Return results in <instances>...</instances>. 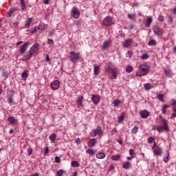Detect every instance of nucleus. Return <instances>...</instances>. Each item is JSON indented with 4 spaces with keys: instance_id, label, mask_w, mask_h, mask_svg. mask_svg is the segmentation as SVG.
<instances>
[{
    "instance_id": "obj_1",
    "label": "nucleus",
    "mask_w": 176,
    "mask_h": 176,
    "mask_svg": "<svg viewBox=\"0 0 176 176\" xmlns=\"http://www.w3.org/2000/svg\"><path fill=\"white\" fill-rule=\"evenodd\" d=\"M70 61L73 64H76L79 60H80V54L79 52H74V51L70 52L69 53Z\"/></svg>"
},
{
    "instance_id": "obj_2",
    "label": "nucleus",
    "mask_w": 176,
    "mask_h": 176,
    "mask_svg": "<svg viewBox=\"0 0 176 176\" xmlns=\"http://www.w3.org/2000/svg\"><path fill=\"white\" fill-rule=\"evenodd\" d=\"M103 25H105V27H109L112 25L113 24H115V22L113 21V18L111 16H107L103 19Z\"/></svg>"
},
{
    "instance_id": "obj_3",
    "label": "nucleus",
    "mask_w": 176,
    "mask_h": 176,
    "mask_svg": "<svg viewBox=\"0 0 176 176\" xmlns=\"http://www.w3.org/2000/svg\"><path fill=\"white\" fill-rule=\"evenodd\" d=\"M153 130H157L158 133H163V131H170V128H166V126H164V125H159L158 126H153Z\"/></svg>"
},
{
    "instance_id": "obj_4",
    "label": "nucleus",
    "mask_w": 176,
    "mask_h": 176,
    "mask_svg": "<svg viewBox=\"0 0 176 176\" xmlns=\"http://www.w3.org/2000/svg\"><path fill=\"white\" fill-rule=\"evenodd\" d=\"M39 43H34L29 50V53L32 56V54H35L36 52L39 50Z\"/></svg>"
},
{
    "instance_id": "obj_5",
    "label": "nucleus",
    "mask_w": 176,
    "mask_h": 176,
    "mask_svg": "<svg viewBox=\"0 0 176 176\" xmlns=\"http://www.w3.org/2000/svg\"><path fill=\"white\" fill-rule=\"evenodd\" d=\"M113 65L112 64V62H109L108 63H106L104 66V72L106 74L112 73V71L113 70V68H112Z\"/></svg>"
},
{
    "instance_id": "obj_6",
    "label": "nucleus",
    "mask_w": 176,
    "mask_h": 176,
    "mask_svg": "<svg viewBox=\"0 0 176 176\" xmlns=\"http://www.w3.org/2000/svg\"><path fill=\"white\" fill-rule=\"evenodd\" d=\"M153 30L155 35H157V36H162V35H163V30H162L159 26H154Z\"/></svg>"
},
{
    "instance_id": "obj_7",
    "label": "nucleus",
    "mask_w": 176,
    "mask_h": 176,
    "mask_svg": "<svg viewBox=\"0 0 176 176\" xmlns=\"http://www.w3.org/2000/svg\"><path fill=\"white\" fill-rule=\"evenodd\" d=\"M13 96H14V93L12 91H9L7 94V101L10 105H12V104H14V100H13Z\"/></svg>"
},
{
    "instance_id": "obj_8",
    "label": "nucleus",
    "mask_w": 176,
    "mask_h": 176,
    "mask_svg": "<svg viewBox=\"0 0 176 176\" xmlns=\"http://www.w3.org/2000/svg\"><path fill=\"white\" fill-rule=\"evenodd\" d=\"M132 45H133V39L131 38L126 39L124 42L122 43L123 47H125L126 49H129V47H131Z\"/></svg>"
},
{
    "instance_id": "obj_9",
    "label": "nucleus",
    "mask_w": 176,
    "mask_h": 176,
    "mask_svg": "<svg viewBox=\"0 0 176 176\" xmlns=\"http://www.w3.org/2000/svg\"><path fill=\"white\" fill-rule=\"evenodd\" d=\"M72 13L74 19H79V16H80V12H79V10H78V8L73 7L72 10Z\"/></svg>"
},
{
    "instance_id": "obj_10",
    "label": "nucleus",
    "mask_w": 176,
    "mask_h": 176,
    "mask_svg": "<svg viewBox=\"0 0 176 176\" xmlns=\"http://www.w3.org/2000/svg\"><path fill=\"white\" fill-rule=\"evenodd\" d=\"M51 87L52 90H58V87H60V82L58 80H55L51 82Z\"/></svg>"
},
{
    "instance_id": "obj_11",
    "label": "nucleus",
    "mask_w": 176,
    "mask_h": 176,
    "mask_svg": "<svg viewBox=\"0 0 176 176\" xmlns=\"http://www.w3.org/2000/svg\"><path fill=\"white\" fill-rule=\"evenodd\" d=\"M91 99L92 102H94L95 105H97V104L100 102V96L98 95L92 94Z\"/></svg>"
},
{
    "instance_id": "obj_12",
    "label": "nucleus",
    "mask_w": 176,
    "mask_h": 176,
    "mask_svg": "<svg viewBox=\"0 0 176 176\" xmlns=\"http://www.w3.org/2000/svg\"><path fill=\"white\" fill-rule=\"evenodd\" d=\"M27 49H28V42L25 43L20 47V52L21 54H24V53H25L27 51Z\"/></svg>"
},
{
    "instance_id": "obj_13",
    "label": "nucleus",
    "mask_w": 176,
    "mask_h": 176,
    "mask_svg": "<svg viewBox=\"0 0 176 176\" xmlns=\"http://www.w3.org/2000/svg\"><path fill=\"white\" fill-rule=\"evenodd\" d=\"M140 113L142 119H147V118L149 116V111H148V110H142Z\"/></svg>"
},
{
    "instance_id": "obj_14",
    "label": "nucleus",
    "mask_w": 176,
    "mask_h": 176,
    "mask_svg": "<svg viewBox=\"0 0 176 176\" xmlns=\"http://www.w3.org/2000/svg\"><path fill=\"white\" fill-rule=\"evenodd\" d=\"M76 102L78 108H80V107H83V96H80L76 100Z\"/></svg>"
},
{
    "instance_id": "obj_15",
    "label": "nucleus",
    "mask_w": 176,
    "mask_h": 176,
    "mask_svg": "<svg viewBox=\"0 0 176 176\" xmlns=\"http://www.w3.org/2000/svg\"><path fill=\"white\" fill-rule=\"evenodd\" d=\"M97 139L94 138L91 139L89 142H88V146L89 148H93L94 146H96V144H97Z\"/></svg>"
},
{
    "instance_id": "obj_16",
    "label": "nucleus",
    "mask_w": 176,
    "mask_h": 176,
    "mask_svg": "<svg viewBox=\"0 0 176 176\" xmlns=\"http://www.w3.org/2000/svg\"><path fill=\"white\" fill-rule=\"evenodd\" d=\"M160 119L162 123V126L168 128V121L163 118V116H160Z\"/></svg>"
},
{
    "instance_id": "obj_17",
    "label": "nucleus",
    "mask_w": 176,
    "mask_h": 176,
    "mask_svg": "<svg viewBox=\"0 0 176 176\" xmlns=\"http://www.w3.org/2000/svg\"><path fill=\"white\" fill-rule=\"evenodd\" d=\"M94 75H95V76L100 75V67L97 65H94Z\"/></svg>"
},
{
    "instance_id": "obj_18",
    "label": "nucleus",
    "mask_w": 176,
    "mask_h": 176,
    "mask_svg": "<svg viewBox=\"0 0 176 176\" xmlns=\"http://www.w3.org/2000/svg\"><path fill=\"white\" fill-rule=\"evenodd\" d=\"M139 69L140 71H141L143 75H146V74H148V72H149V69L148 68L144 67V66L142 65L139 66Z\"/></svg>"
},
{
    "instance_id": "obj_19",
    "label": "nucleus",
    "mask_w": 176,
    "mask_h": 176,
    "mask_svg": "<svg viewBox=\"0 0 176 176\" xmlns=\"http://www.w3.org/2000/svg\"><path fill=\"white\" fill-rule=\"evenodd\" d=\"M152 21H153V19H152V16H147V19L145 23V25L146 28L151 27V24H152Z\"/></svg>"
},
{
    "instance_id": "obj_20",
    "label": "nucleus",
    "mask_w": 176,
    "mask_h": 176,
    "mask_svg": "<svg viewBox=\"0 0 176 176\" xmlns=\"http://www.w3.org/2000/svg\"><path fill=\"white\" fill-rule=\"evenodd\" d=\"M110 45H111V41H109V40L105 41L102 45L103 50H107V49L109 47Z\"/></svg>"
},
{
    "instance_id": "obj_21",
    "label": "nucleus",
    "mask_w": 176,
    "mask_h": 176,
    "mask_svg": "<svg viewBox=\"0 0 176 176\" xmlns=\"http://www.w3.org/2000/svg\"><path fill=\"white\" fill-rule=\"evenodd\" d=\"M111 74H113V75L111 76L110 79H116L118 76V69L113 68Z\"/></svg>"
},
{
    "instance_id": "obj_22",
    "label": "nucleus",
    "mask_w": 176,
    "mask_h": 176,
    "mask_svg": "<svg viewBox=\"0 0 176 176\" xmlns=\"http://www.w3.org/2000/svg\"><path fill=\"white\" fill-rule=\"evenodd\" d=\"M8 122H10L11 124H16L17 122V120L14 118L13 116H10V118H8Z\"/></svg>"
},
{
    "instance_id": "obj_23",
    "label": "nucleus",
    "mask_w": 176,
    "mask_h": 176,
    "mask_svg": "<svg viewBox=\"0 0 176 176\" xmlns=\"http://www.w3.org/2000/svg\"><path fill=\"white\" fill-rule=\"evenodd\" d=\"M153 153L155 155V156H162V153H163L162 151V148L159 147L157 150H155L153 151Z\"/></svg>"
},
{
    "instance_id": "obj_24",
    "label": "nucleus",
    "mask_w": 176,
    "mask_h": 176,
    "mask_svg": "<svg viewBox=\"0 0 176 176\" xmlns=\"http://www.w3.org/2000/svg\"><path fill=\"white\" fill-rule=\"evenodd\" d=\"M126 116V114L124 113H122L119 117H118V123H122L124 120V118Z\"/></svg>"
},
{
    "instance_id": "obj_25",
    "label": "nucleus",
    "mask_w": 176,
    "mask_h": 176,
    "mask_svg": "<svg viewBox=\"0 0 176 176\" xmlns=\"http://www.w3.org/2000/svg\"><path fill=\"white\" fill-rule=\"evenodd\" d=\"M86 153H88V155H90V156H94V155H96V151H94V150L91 148H88L86 151Z\"/></svg>"
},
{
    "instance_id": "obj_26",
    "label": "nucleus",
    "mask_w": 176,
    "mask_h": 176,
    "mask_svg": "<svg viewBox=\"0 0 176 176\" xmlns=\"http://www.w3.org/2000/svg\"><path fill=\"white\" fill-rule=\"evenodd\" d=\"M31 23H32V18L28 19L25 22V25L26 28H30V25Z\"/></svg>"
},
{
    "instance_id": "obj_27",
    "label": "nucleus",
    "mask_w": 176,
    "mask_h": 176,
    "mask_svg": "<svg viewBox=\"0 0 176 176\" xmlns=\"http://www.w3.org/2000/svg\"><path fill=\"white\" fill-rule=\"evenodd\" d=\"M156 40L155 39H151L148 43V46H156Z\"/></svg>"
},
{
    "instance_id": "obj_28",
    "label": "nucleus",
    "mask_w": 176,
    "mask_h": 176,
    "mask_svg": "<svg viewBox=\"0 0 176 176\" xmlns=\"http://www.w3.org/2000/svg\"><path fill=\"white\" fill-rule=\"evenodd\" d=\"M31 57H32V55L29 53L28 55H25L22 58V61H27V60H30Z\"/></svg>"
},
{
    "instance_id": "obj_29",
    "label": "nucleus",
    "mask_w": 176,
    "mask_h": 176,
    "mask_svg": "<svg viewBox=\"0 0 176 176\" xmlns=\"http://www.w3.org/2000/svg\"><path fill=\"white\" fill-rule=\"evenodd\" d=\"M97 159H104L105 158V153H99L96 154Z\"/></svg>"
},
{
    "instance_id": "obj_30",
    "label": "nucleus",
    "mask_w": 176,
    "mask_h": 176,
    "mask_svg": "<svg viewBox=\"0 0 176 176\" xmlns=\"http://www.w3.org/2000/svg\"><path fill=\"white\" fill-rule=\"evenodd\" d=\"M122 168H124L125 170H129V168H130V162H126V163H124L122 164Z\"/></svg>"
},
{
    "instance_id": "obj_31",
    "label": "nucleus",
    "mask_w": 176,
    "mask_h": 176,
    "mask_svg": "<svg viewBox=\"0 0 176 176\" xmlns=\"http://www.w3.org/2000/svg\"><path fill=\"white\" fill-rule=\"evenodd\" d=\"M56 133H52L50 135V140L52 141V142H54L56 141Z\"/></svg>"
},
{
    "instance_id": "obj_32",
    "label": "nucleus",
    "mask_w": 176,
    "mask_h": 176,
    "mask_svg": "<svg viewBox=\"0 0 176 176\" xmlns=\"http://www.w3.org/2000/svg\"><path fill=\"white\" fill-rule=\"evenodd\" d=\"M112 160H114V162H118L119 159H120V155H115L111 156Z\"/></svg>"
},
{
    "instance_id": "obj_33",
    "label": "nucleus",
    "mask_w": 176,
    "mask_h": 176,
    "mask_svg": "<svg viewBox=\"0 0 176 176\" xmlns=\"http://www.w3.org/2000/svg\"><path fill=\"white\" fill-rule=\"evenodd\" d=\"M131 133L133 134H137V133H138V126H133L131 129Z\"/></svg>"
},
{
    "instance_id": "obj_34",
    "label": "nucleus",
    "mask_w": 176,
    "mask_h": 176,
    "mask_svg": "<svg viewBox=\"0 0 176 176\" xmlns=\"http://www.w3.org/2000/svg\"><path fill=\"white\" fill-rule=\"evenodd\" d=\"M21 9L23 10H25V8H27V6H25V1L21 0Z\"/></svg>"
},
{
    "instance_id": "obj_35",
    "label": "nucleus",
    "mask_w": 176,
    "mask_h": 176,
    "mask_svg": "<svg viewBox=\"0 0 176 176\" xmlns=\"http://www.w3.org/2000/svg\"><path fill=\"white\" fill-rule=\"evenodd\" d=\"M13 13H14V8H10L8 12V17H12Z\"/></svg>"
},
{
    "instance_id": "obj_36",
    "label": "nucleus",
    "mask_w": 176,
    "mask_h": 176,
    "mask_svg": "<svg viewBox=\"0 0 176 176\" xmlns=\"http://www.w3.org/2000/svg\"><path fill=\"white\" fill-rule=\"evenodd\" d=\"M95 131L96 133V135H102V130L100 128H98L97 129H95Z\"/></svg>"
},
{
    "instance_id": "obj_37",
    "label": "nucleus",
    "mask_w": 176,
    "mask_h": 176,
    "mask_svg": "<svg viewBox=\"0 0 176 176\" xmlns=\"http://www.w3.org/2000/svg\"><path fill=\"white\" fill-rule=\"evenodd\" d=\"M47 45H49L50 47H53V46H54V42L53 41V39L48 38Z\"/></svg>"
},
{
    "instance_id": "obj_38",
    "label": "nucleus",
    "mask_w": 176,
    "mask_h": 176,
    "mask_svg": "<svg viewBox=\"0 0 176 176\" xmlns=\"http://www.w3.org/2000/svg\"><path fill=\"white\" fill-rule=\"evenodd\" d=\"M112 104L113 107H118L120 104V101L119 100H114Z\"/></svg>"
},
{
    "instance_id": "obj_39",
    "label": "nucleus",
    "mask_w": 176,
    "mask_h": 176,
    "mask_svg": "<svg viewBox=\"0 0 176 176\" xmlns=\"http://www.w3.org/2000/svg\"><path fill=\"white\" fill-rule=\"evenodd\" d=\"M72 167H79L80 164L78 161H72Z\"/></svg>"
},
{
    "instance_id": "obj_40",
    "label": "nucleus",
    "mask_w": 176,
    "mask_h": 176,
    "mask_svg": "<svg viewBox=\"0 0 176 176\" xmlns=\"http://www.w3.org/2000/svg\"><path fill=\"white\" fill-rule=\"evenodd\" d=\"M167 108H168V104H164L162 106V113L165 114L166 113V111H167Z\"/></svg>"
},
{
    "instance_id": "obj_41",
    "label": "nucleus",
    "mask_w": 176,
    "mask_h": 176,
    "mask_svg": "<svg viewBox=\"0 0 176 176\" xmlns=\"http://www.w3.org/2000/svg\"><path fill=\"white\" fill-rule=\"evenodd\" d=\"M126 72H128V74H130L133 72V67L131 66H127L126 67Z\"/></svg>"
},
{
    "instance_id": "obj_42",
    "label": "nucleus",
    "mask_w": 176,
    "mask_h": 176,
    "mask_svg": "<svg viewBox=\"0 0 176 176\" xmlns=\"http://www.w3.org/2000/svg\"><path fill=\"white\" fill-rule=\"evenodd\" d=\"M151 88H152V86H151V84L149 83L144 84L145 90H151Z\"/></svg>"
},
{
    "instance_id": "obj_43",
    "label": "nucleus",
    "mask_w": 176,
    "mask_h": 176,
    "mask_svg": "<svg viewBox=\"0 0 176 176\" xmlns=\"http://www.w3.org/2000/svg\"><path fill=\"white\" fill-rule=\"evenodd\" d=\"M56 175L57 176H63V175H64V170H63L62 169L58 170L56 172Z\"/></svg>"
},
{
    "instance_id": "obj_44",
    "label": "nucleus",
    "mask_w": 176,
    "mask_h": 176,
    "mask_svg": "<svg viewBox=\"0 0 176 176\" xmlns=\"http://www.w3.org/2000/svg\"><path fill=\"white\" fill-rule=\"evenodd\" d=\"M21 76H22L23 80H27V78H28V75L27 74V73L25 72H24L22 74Z\"/></svg>"
},
{
    "instance_id": "obj_45",
    "label": "nucleus",
    "mask_w": 176,
    "mask_h": 176,
    "mask_svg": "<svg viewBox=\"0 0 176 176\" xmlns=\"http://www.w3.org/2000/svg\"><path fill=\"white\" fill-rule=\"evenodd\" d=\"M128 18L130 20H134L135 19V14H128Z\"/></svg>"
},
{
    "instance_id": "obj_46",
    "label": "nucleus",
    "mask_w": 176,
    "mask_h": 176,
    "mask_svg": "<svg viewBox=\"0 0 176 176\" xmlns=\"http://www.w3.org/2000/svg\"><path fill=\"white\" fill-rule=\"evenodd\" d=\"M148 58H149V56L146 54H143L141 56L142 60H148Z\"/></svg>"
},
{
    "instance_id": "obj_47",
    "label": "nucleus",
    "mask_w": 176,
    "mask_h": 176,
    "mask_svg": "<svg viewBox=\"0 0 176 176\" xmlns=\"http://www.w3.org/2000/svg\"><path fill=\"white\" fill-rule=\"evenodd\" d=\"M27 153L28 156H31V155H32V148L28 147Z\"/></svg>"
},
{
    "instance_id": "obj_48",
    "label": "nucleus",
    "mask_w": 176,
    "mask_h": 176,
    "mask_svg": "<svg viewBox=\"0 0 176 176\" xmlns=\"http://www.w3.org/2000/svg\"><path fill=\"white\" fill-rule=\"evenodd\" d=\"M164 74L166 76H169V75H171V69H166Z\"/></svg>"
},
{
    "instance_id": "obj_49",
    "label": "nucleus",
    "mask_w": 176,
    "mask_h": 176,
    "mask_svg": "<svg viewBox=\"0 0 176 176\" xmlns=\"http://www.w3.org/2000/svg\"><path fill=\"white\" fill-rule=\"evenodd\" d=\"M37 28L40 30H45V24L41 23L40 25H38Z\"/></svg>"
},
{
    "instance_id": "obj_50",
    "label": "nucleus",
    "mask_w": 176,
    "mask_h": 176,
    "mask_svg": "<svg viewBox=\"0 0 176 176\" xmlns=\"http://www.w3.org/2000/svg\"><path fill=\"white\" fill-rule=\"evenodd\" d=\"M1 76L5 79H8V73L6 72H3Z\"/></svg>"
},
{
    "instance_id": "obj_51",
    "label": "nucleus",
    "mask_w": 176,
    "mask_h": 176,
    "mask_svg": "<svg viewBox=\"0 0 176 176\" xmlns=\"http://www.w3.org/2000/svg\"><path fill=\"white\" fill-rule=\"evenodd\" d=\"M155 141V138H153V137H149L148 138V142L149 144H153V142Z\"/></svg>"
},
{
    "instance_id": "obj_52",
    "label": "nucleus",
    "mask_w": 176,
    "mask_h": 176,
    "mask_svg": "<svg viewBox=\"0 0 176 176\" xmlns=\"http://www.w3.org/2000/svg\"><path fill=\"white\" fill-rule=\"evenodd\" d=\"M168 157H170V154H168V155L164 157V163H168Z\"/></svg>"
},
{
    "instance_id": "obj_53",
    "label": "nucleus",
    "mask_w": 176,
    "mask_h": 176,
    "mask_svg": "<svg viewBox=\"0 0 176 176\" xmlns=\"http://www.w3.org/2000/svg\"><path fill=\"white\" fill-rule=\"evenodd\" d=\"M131 56H133V52L128 51L126 55V57H128L129 58H131Z\"/></svg>"
},
{
    "instance_id": "obj_54",
    "label": "nucleus",
    "mask_w": 176,
    "mask_h": 176,
    "mask_svg": "<svg viewBox=\"0 0 176 176\" xmlns=\"http://www.w3.org/2000/svg\"><path fill=\"white\" fill-rule=\"evenodd\" d=\"M158 97V100H160V101H163V98H164V96H163V94H159L157 96Z\"/></svg>"
},
{
    "instance_id": "obj_55",
    "label": "nucleus",
    "mask_w": 176,
    "mask_h": 176,
    "mask_svg": "<svg viewBox=\"0 0 176 176\" xmlns=\"http://www.w3.org/2000/svg\"><path fill=\"white\" fill-rule=\"evenodd\" d=\"M136 76H144V74L142 73L141 71H140V69L139 71L136 73Z\"/></svg>"
},
{
    "instance_id": "obj_56",
    "label": "nucleus",
    "mask_w": 176,
    "mask_h": 176,
    "mask_svg": "<svg viewBox=\"0 0 176 176\" xmlns=\"http://www.w3.org/2000/svg\"><path fill=\"white\" fill-rule=\"evenodd\" d=\"M90 134H91V137H96V135H97L96 130L92 131Z\"/></svg>"
},
{
    "instance_id": "obj_57",
    "label": "nucleus",
    "mask_w": 176,
    "mask_h": 176,
    "mask_svg": "<svg viewBox=\"0 0 176 176\" xmlns=\"http://www.w3.org/2000/svg\"><path fill=\"white\" fill-rule=\"evenodd\" d=\"M129 155L134 157V150L133 148L129 150Z\"/></svg>"
},
{
    "instance_id": "obj_58",
    "label": "nucleus",
    "mask_w": 176,
    "mask_h": 176,
    "mask_svg": "<svg viewBox=\"0 0 176 176\" xmlns=\"http://www.w3.org/2000/svg\"><path fill=\"white\" fill-rule=\"evenodd\" d=\"M158 21H160V22L164 21V16H163L162 15H160L158 17Z\"/></svg>"
},
{
    "instance_id": "obj_59",
    "label": "nucleus",
    "mask_w": 176,
    "mask_h": 176,
    "mask_svg": "<svg viewBox=\"0 0 176 176\" xmlns=\"http://www.w3.org/2000/svg\"><path fill=\"white\" fill-rule=\"evenodd\" d=\"M55 162L56 163H60V162H61L58 156L55 157Z\"/></svg>"
},
{
    "instance_id": "obj_60",
    "label": "nucleus",
    "mask_w": 176,
    "mask_h": 176,
    "mask_svg": "<svg viewBox=\"0 0 176 176\" xmlns=\"http://www.w3.org/2000/svg\"><path fill=\"white\" fill-rule=\"evenodd\" d=\"M175 118H176L175 113H172L171 116H170V119L173 120V119H174Z\"/></svg>"
},
{
    "instance_id": "obj_61",
    "label": "nucleus",
    "mask_w": 176,
    "mask_h": 176,
    "mask_svg": "<svg viewBox=\"0 0 176 176\" xmlns=\"http://www.w3.org/2000/svg\"><path fill=\"white\" fill-rule=\"evenodd\" d=\"M75 142L77 144V145H79V144H80V140L79 138H76L75 140Z\"/></svg>"
},
{
    "instance_id": "obj_62",
    "label": "nucleus",
    "mask_w": 176,
    "mask_h": 176,
    "mask_svg": "<svg viewBox=\"0 0 176 176\" xmlns=\"http://www.w3.org/2000/svg\"><path fill=\"white\" fill-rule=\"evenodd\" d=\"M45 61H47V63H50V58L49 57V55L46 56Z\"/></svg>"
},
{
    "instance_id": "obj_63",
    "label": "nucleus",
    "mask_w": 176,
    "mask_h": 176,
    "mask_svg": "<svg viewBox=\"0 0 176 176\" xmlns=\"http://www.w3.org/2000/svg\"><path fill=\"white\" fill-rule=\"evenodd\" d=\"M36 31H38V28L35 27L32 31V34H35V32H36Z\"/></svg>"
},
{
    "instance_id": "obj_64",
    "label": "nucleus",
    "mask_w": 176,
    "mask_h": 176,
    "mask_svg": "<svg viewBox=\"0 0 176 176\" xmlns=\"http://www.w3.org/2000/svg\"><path fill=\"white\" fill-rule=\"evenodd\" d=\"M171 104H172V105H176V100L175 99H173Z\"/></svg>"
}]
</instances>
